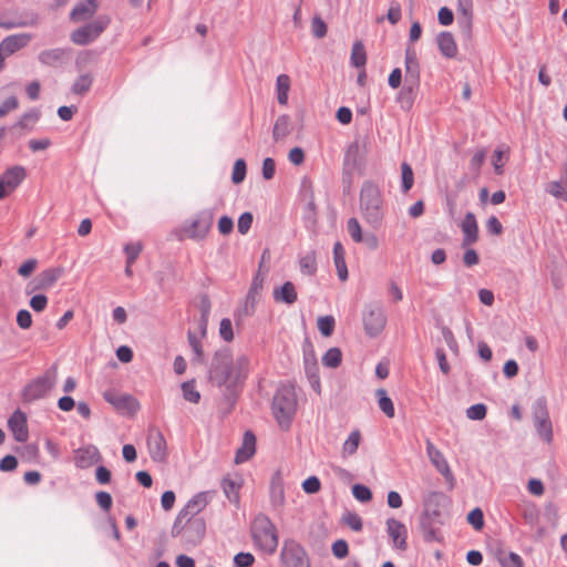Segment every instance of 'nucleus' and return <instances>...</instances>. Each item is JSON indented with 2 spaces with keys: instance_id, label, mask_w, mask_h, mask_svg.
I'll return each instance as SVG.
<instances>
[{
  "instance_id": "f257e3e1",
  "label": "nucleus",
  "mask_w": 567,
  "mask_h": 567,
  "mask_svg": "<svg viewBox=\"0 0 567 567\" xmlns=\"http://www.w3.org/2000/svg\"><path fill=\"white\" fill-rule=\"evenodd\" d=\"M445 502L446 496L442 492H431L423 501L424 509L420 517V527L427 543L440 540L439 525L442 524L440 507Z\"/></svg>"
},
{
  "instance_id": "f03ea898",
  "label": "nucleus",
  "mask_w": 567,
  "mask_h": 567,
  "mask_svg": "<svg viewBox=\"0 0 567 567\" xmlns=\"http://www.w3.org/2000/svg\"><path fill=\"white\" fill-rule=\"evenodd\" d=\"M383 203L380 187L372 181H365L360 190V210L364 220L373 228H379L382 224Z\"/></svg>"
},
{
  "instance_id": "7ed1b4c3",
  "label": "nucleus",
  "mask_w": 567,
  "mask_h": 567,
  "mask_svg": "<svg viewBox=\"0 0 567 567\" xmlns=\"http://www.w3.org/2000/svg\"><path fill=\"white\" fill-rule=\"evenodd\" d=\"M272 414L281 429H289L297 411V395L291 384L280 385L272 399Z\"/></svg>"
},
{
  "instance_id": "20e7f679",
  "label": "nucleus",
  "mask_w": 567,
  "mask_h": 567,
  "mask_svg": "<svg viewBox=\"0 0 567 567\" xmlns=\"http://www.w3.org/2000/svg\"><path fill=\"white\" fill-rule=\"evenodd\" d=\"M251 534L256 545L267 554H274L278 547L276 526L265 514H258L251 526Z\"/></svg>"
},
{
  "instance_id": "39448f33",
  "label": "nucleus",
  "mask_w": 567,
  "mask_h": 567,
  "mask_svg": "<svg viewBox=\"0 0 567 567\" xmlns=\"http://www.w3.org/2000/svg\"><path fill=\"white\" fill-rule=\"evenodd\" d=\"M233 372L231 351L228 348L217 350L208 370L209 381L217 386L233 383Z\"/></svg>"
},
{
  "instance_id": "423d86ee",
  "label": "nucleus",
  "mask_w": 567,
  "mask_h": 567,
  "mask_svg": "<svg viewBox=\"0 0 567 567\" xmlns=\"http://www.w3.org/2000/svg\"><path fill=\"white\" fill-rule=\"evenodd\" d=\"M56 365L49 368L42 375L31 380L22 390L23 402L31 403L45 398L55 386Z\"/></svg>"
},
{
  "instance_id": "0eeeda50",
  "label": "nucleus",
  "mask_w": 567,
  "mask_h": 567,
  "mask_svg": "<svg viewBox=\"0 0 567 567\" xmlns=\"http://www.w3.org/2000/svg\"><path fill=\"white\" fill-rule=\"evenodd\" d=\"M214 220V213L210 209H204L196 214L192 220H186L181 233L195 240H202L208 234Z\"/></svg>"
},
{
  "instance_id": "6e6552de",
  "label": "nucleus",
  "mask_w": 567,
  "mask_h": 567,
  "mask_svg": "<svg viewBox=\"0 0 567 567\" xmlns=\"http://www.w3.org/2000/svg\"><path fill=\"white\" fill-rule=\"evenodd\" d=\"M532 414L538 436L546 443H550L553 441V425L547 409V401L544 396L538 398L533 403Z\"/></svg>"
},
{
  "instance_id": "1a4fd4ad",
  "label": "nucleus",
  "mask_w": 567,
  "mask_h": 567,
  "mask_svg": "<svg viewBox=\"0 0 567 567\" xmlns=\"http://www.w3.org/2000/svg\"><path fill=\"white\" fill-rule=\"evenodd\" d=\"M362 323L369 337H378L386 324V316L383 307L379 303L367 305L362 311Z\"/></svg>"
},
{
  "instance_id": "9d476101",
  "label": "nucleus",
  "mask_w": 567,
  "mask_h": 567,
  "mask_svg": "<svg viewBox=\"0 0 567 567\" xmlns=\"http://www.w3.org/2000/svg\"><path fill=\"white\" fill-rule=\"evenodd\" d=\"M107 16H100L94 21L74 30L71 40L78 45H86L93 42L110 24Z\"/></svg>"
},
{
  "instance_id": "9b49d317",
  "label": "nucleus",
  "mask_w": 567,
  "mask_h": 567,
  "mask_svg": "<svg viewBox=\"0 0 567 567\" xmlns=\"http://www.w3.org/2000/svg\"><path fill=\"white\" fill-rule=\"evenodd\" d=\"M280 558L285 567H310L305 548L295 539L285 540Z\"/></svg>"
},
{
  "instance_id": "f8f14e48",
  "label": "nucleus",
  "mask_w": 567,
  "mask_h": 567,
  "mask_svg": "<svg viewBox=\"0 0 567 567\" xmlns=\"http://www.w3.org/2000/svg\"><path fill=\"white\" fill-rule=\"evenodd\" d=\"M104 400L112 404L120 413L134 414L140 409L137 400L131 394L118 393L115 390H106L103 393Z\"/></svg>"
},
{
  "instance_id": "ddd939ff",
  "label": "nucleus",
  "mask_w": 567,
  "mask_h": 567,
  "mask_svg": "<svg viewBox=\"0 0 567 567\" xmlns=\"http://www.w3.org/2000/svg\"><path fill=\"white\" fill-rule=\"evenodd\" d=\"M27 172L23 166L9 167L0 175V199L13 192L25 178Z\"/></svg>"
},
{
  "instance_id": "4468645a",
  "label": "nucleus",
  "mask_w": 567,
  "mask_h": 567,
  "mask_svg": "<svg viewBox=\"0 0 567 567\" xmlns=\"http://www.w3.org/2000/svg\"><path fill=\"white\" fill-rule=\"evenodd\" d=\"M183 542L187 546L199 545L206 534V522L203 517H188Z\"/></svg>"
},
{
  "instance_id": "2eb2a0df",
  "label": "nucleus",
  "mask_w": 567,
  "mask_h": 567,
  "mask_svg": "<svg viewBox=\"0 0 567 567\" xmlns=\"http://www.w3.org/2000/svg\"><path fill=\"white\" fill-rule=\"evenodd\" d=\"M147 449L154 462H164L167 457L166 441L159 430L153 429L147 435Z\"/></svg>"
},
{
  "instance_id": "dca6fc26",
  "label": "nucleus",
  "mask_w": 567,
  "mask_h": 567,
  "mask_svg": "<svg viewBox=\"0 0 567 567\" xmlns=\"http://www.w3.org/2000/svg\"><path fill=\"white\" fill-rule=\"evenodd\" d=\"M426 454L433 466L444 476L445 480H454L446 458L444 457L443 453L431 442L430 439L426 440Z\"/></svg>"
},
{
  "instance_id": "f3484780",
  "label": "nucleus",
  "mask_w": 567,
  "mask_h": 567,
  "mask_svg": "<svg viewBox=\"0 0 567 567\" xmlns=\"http://www.w3.org/2000/svg\"><path fill=\"white\" fill-rule=\"evenodd\" d=\"M8 427L17 442H25L29 437L27 415L21 410H16L8 419Z\"/></svg>"
},
{
  "instance_id": "a211bd4d",
  "label": "nucleus",
  "mask_w": 567,
  "mask_h": 567,
  "mask_svg": "<svg viewBox=\"0 0 567 567\" xmlns=\"http://www.w3.org/2000/svg\"><path fill=\"white\" fill-rule=\"evenodd\" d=\"M213 492H199L195 494L181 509L182 516L198 517L197 515L208 505Z\"/></svg>"
},
{
  "instance_id": "6ab92c4d",
  "label": "nucleus",
  "mask_w": 567,
  "mask_h": 567,
  "mask_svg": "<svg viewBox=\"0 0 567 567\" xmlns=\"http://www.w3.org/2000/svg\"><path fill=\"white\" fill-rule=\"evenodd\" d=\"M71 49L55 48L39 53V61L48 66L58 68L70 59Z\"/></svg>"
},
{
  "instance_id": "aec40b11",
  "label": "nucleus",
  "mask_w": 567,
  "mask_h": 567,
  "mask_svg": "<svg viewBox=\"0 0 567 567\" xmlns=\"http://www.w3.org/2000/svg\"><path fill=\"white\" fill-rule=\"evenodd\" d=\"M386 532L389 537L393 540L396 548L405 550L408 547L406 537L408 530L404 524L395 518L386 519Z\"/></svg>"
},
{
  "instance_id": "412c9836",
  "label": "nucleus",
  "mask_w": 567,
  "mask_h": 567,
  "mask_svg": "<svg viewBox=\"0 0 567 567\" xmlns=\"http://www.w3.org/2000/svg\"><path fill=\"white\" fill-rule=\"evenodd\" d=\"M461 228L464 235L462 240V247L473 245L478 240V226L476 217L473 213H466L461 224Z\"/></svg>"
},
{
  "instance_id": "4be33fe9",
  "label": "nucleus",
  "mask_w": 567,
  "mask_h": 567,
  "mask_svg": "<svg viewBox=\"0 0 567 567\" xmlns=\"http://www.w3.org/2000/svg\"><path fill=\"white\" fill-rule=\"evenodd\" d=\"M262 286L264 276H261L260 272H258L254 276L248 293L246 296V302L244 307V312L246 316H250L254 312L255 305L260 298Z\"/></svg>"
},
{
  "instance_id": "5701e85b",
  "label": "nucleus",
  "mask_w": 567,
  "mask_h": 567,
  "mask_svg": "<svg viewBox=\"0 0 567 567\" xmlns=\"http://www.w3.org/2000/svg\"><path fill=\"white\" fill-rule=\"evenodd\" d=\"M364 161V145L359 141L351 143L344 153L343 165L349 169L357 168Z\"/></svg>"
},
{
  "instance_id": "b1692460",
  "label": "nucleus",
  "mask_w": 567,
  "mask_h": 567,
  "mask_svg": "<svg viewBox=\"0 0 567 567\" xmlns=\"http://www.w3.org/2000/svg\"><path fill=\"white\" fill-rule=\"evenodd\" d=\"M256 452V436L251 431H246L243 437V444L237 450L235 463L241 464L247 462Z\"/></svg>"
},
{
  "instance_id": "393cba45",
  "label": "nucleus",
  "mask_w": 567,
  "mask_h": 567,
  "mask_svg": "<svg viewBox=\"0 0 567 567\" xmlns=\"http://www.w3.org/2000/svg\"><path fill=\"white\" fill-rule=\"evenodd\" d=\"M30 40L31 35L29 33L9 35L0 42V49L7 56H9L18 50L24 48L30 42Z\"/></svg>"
},
{
  "instance_id": "a878e982",
  "label": "nucleus",
  "mask_w": 567,
  "mask_h": 567,
  "mask_svg": "<svg viewBox=\"0 0 567 567\" xmlns=\"http://www.w3.org/2000/svg\"><path fill=\"white\" fill-rule=\"evenodd\" d=\"M545 192L567 203V162L564 164L560 179L547 183Z\"/></svg>"
},
{
  "instance_id": "bb28decb",
  "label": "nucleus",
  "mask_w": 567,
  "mask_h": 567,
  "mask_svg": "<svg viewBox=\"0 0 567 567\" xmlns=\"http://www.w3.org/2000/svg\"><path fill=\"white\" fill-rule=\"evenodd\" d=\"M405 81L420 84V65L416 52L410 48L405 51Z\"/></svg>"
},
{
  "instance_id": "cd10ccee",
  "label": "nucleus",
  "mask_w": 567,
  "mask_h": 567,
  "mask_svg": "<svg viewBox=\"0 0 567 567\" xmlns=\"http://www.w3.org/2000/svg\"><path fill=\"white\" fill-rule=\"evenodd\" d=\"M436 42L440 52L447 59L455 58L457 53V45L455 43L454 37L451 32L442 31L436 37Z\"/></svg>"
},
{
  "instance_id": "c85d7f7f",
  "label": "nucleus",
  "mask_w": 567,
  "mask_h": 567,
  "mask_svg": "<svg viewBox=\"0 0 567 567\" xmlns=\"http://www.w3.org/2000/svg\"><path fill=\"white\" fill-rule=\"evenodd\" d=\"M270 503L274 507H281L285 504V488L280 472H276L271 477Z\"/></svg>"
},
{
  "instance_id": "c756f323",
  "label": "nucleus",
  "mask_w": 567,
  "mask_h": 567,
  "mask_svg": "<svg viewBox=\"0 0 567 567\" xmlns=\"http://www.w3.org/2000/svg\"><path fill=\"white\" fill-rule=\"evenodd\" d=\"M277 302L292 305L297 300V291L291 281H286L281 287L275 288L272 292Z\"/></svg>"
},
{
  "instance_id": "7c9ffc66",
  "label": "nucleus",
  "mask_w": 567,
  "mask_h": 567,
  "mask_svg": "<svg viewBox=\"0 0 567 567\" xmlns=\"http://www.w3.org/2000/svg\"><path fill=\"white\" fill-rule=\"evenodd\" d=\"M417 87L419 84H414L411 81H404V85L399 92L396 99L402 110L408 111L412 107Z\"/></svg>"
},
{
  "instance_id": "2f4dec72",
  "label": "nucleus",
  "mask_w": 567,
  "mask_h": 567,
  "mask_svg": "<svg viewBox=\"0 0 567 567\" xmlns=\"http://www.w3.org/2000/svg\"><path fill=\"white\" fill-rule=\"evenodd\" d=\"M458 4V11L462 14V18L458 19V24L463 29L464 32L470 34L471 28H472V8L473 2L472 0H457Z\"/></svg>"
},
{
  "instance_id": "473e14b6",
  "label": "nucleus",
  "mask_w": 567,
  "mask_h": 567,
  "mask_svg": "<svg viewBox=\"0 0 567 567\" xmlns=\"http://www.w3.org/2000/svg\"><path fill=\"white\" fill-rule=\"evenodd\" d=\"M333 259L338 277L341 281L348 279V268L344 260V249L341 243L337 241L333 246Z\"/></svg>"
},
{
  "instance_id": "72a5a7b5",
  "label": "nucleus",
  "mask_w": 567,
  "mask_h": 567,
  "mask_svg": "<svg viewBox=\"0 0 567 567\" xmlns=\"http://www.w3.org/2000/svg\"><path fill=\"white\" fill-rule=\"evenodd\" d=\"M249 359L247 355H239L233 360V383L241 382L247 378L249 371Z\"/></svg>"
},
{
  "instance_id": "f704fd0d",
  "label": "nucleus",
  "mask_w": 567,
  "mask_h": 567,
  "mask_svg": "<svg viewBox=\"0 0 567 567\" xmlns=\"http://www.w3.org/2000/svg\"><path fill=\"white\" fill-rule=\"evenodd\" d=\"M61 272H62L61 269H58V268H49V269L43 270L38 276L37 288L48 289V288L52 287L55 284V281L60 278Z\"/></svg>"
},
{
  "instance_id": "c9c22d12",
  "label": "nucleus",
  "mask_w": 567,
  "mask_h": 567,
  "mask_svg": "<svg viewBox=\"0 0 567 567\" xmlns=\"http://www.w3.org/2000/svg\"><path fill=\"white\" fill-rule=\"evenodd\" d=\"M277 100L280 105L288 103V92L290 89V79L287 74H280L276 81Z\"/></svg>"
},
{
  "instance_id": "e433bc0d",
  "label": "nucleus",
  "mask_w": 567,
  "mask_h": 567,
  "mask_svg": "<svg viewBox=\"0 0 567 567\" xmlns=\"http://www.w3.org/2000/svg\"><path fill=\"white\" fill-rule=\"evenodd\" d=\"M95 12L96 9L94 6H90L87 3H79L71 11L70 18L71 20L79 22L93 17Z\"/></svg>"
},
{
  "instance_id": "4c0bfd02",
  "label": "nucleus",
  "mask_w": 567,
  "mask_h": 567,
  "mask_svg": "<svg viewBox=\"0 0 567 567\" xmlns=\"http://www.w3.org/2000/svg\"><path fill=\"white\" fill-rule=\"evenodd\" d=\"M375 395L378 396V403L380 410L388 416L393 417L394 416V405L392 400L388 396V393L384 389H378L375 392Z\"/></svg>"
},
{
  "instance_id": "58836bf2",
  "label": "nucleus",
  "mask_w": 567,
  "mask_h": 567,
  "mask_svg": "<svg viewBox=\"0 0 567 567\" xmlns=\"http://www.w3.org/2000/svg\"><path fill=\"white\" fill-rule=\"evenodd\" d=\"M414 184V173L411 165L406 162L401 164V190L406 194Z\"/></svg>"
},
{
  "instance_id": "ea45409f",
  "label": "nucleus",
  "mask_w": 567,
  "mask_h": 567,
  "mask_svg": "<svg viewBox=\"0 0 567 567\" xmlns=\"http://www.w3.org/2000/svg\"><path fill=\"white\" fill-rule=\"evenodd\" d=\"M40 118V111L37 109H32L24 113L21 118L16 123V127H19L21 130H32L35 123Z\"/></svg>"
},
{
  "instance_id": "a19ab883",
  "label": "nucleus",
  "mask_w": 567,
  "mask_h": 567,
  "mask_svg": "<svg viewBox=\"0 0 567 567\" xmlns=\"http://www.w3.org/2000/svg\"><path fill=\"white\" fill-rule=\"evenodd\" d=\"M195 380L182 383L181 389L185 401L197 404L200 401V393L196 390Z\"/></svg>"
},
{
  "instance_id": "79ce46f5",
  "label": "nucleus",
  "mask_w": 567,
  "mask_h": 567,
  "mask_svg": "<svg viewBox=\"0 0 567 567\" xmlns=\"http://www.w3.org/2000/svg\"><path fill=\"white\" fill-rule=\"evenodd\" d=\"M367 63V54L364 45L361 41H357L353 43L351 50V64L355 68H364Z\"/></svg>"
},
{
  "instance_id": "37998d69",
  "label": "nucleus",
  "mask_w": 567,
  "mask_h": 567,
  "mask_svg": "<svg viewBox=\"0 0 567 567\" xmlns=\"http://www.w3.org/2000/svg\"><path fill=\"white\" fill-rule=\"evenodd\" d=\"M290 118L288 115H280L274 126L272 136L275 141H279L289 134Z\"/></svg>"
},
{
  "instance_id": "c03bdc74",
  "label": "nucleus",
  "mask_w": 567,
  "mask_h": 567,
  "mask_svg": "<svg viewBox=\"0 0 567 567\" xmlns=\"http://www.w3.org/2000/svg\"><path fill=\"white\" fill-rule=\"evenodd\" d=\"M342 352L339 348H330L322 357V364L327 368L336 369L341 364Z\"/></svg>"
},
{
  "instance_id": "a18cd8bd",
  "label": "nucleus",
  "mask_w": 567,
  "mask_h": 567,
  "mask_svg": "<svg viewBox=\"0 0 567 567\" xmlns=\"http://www.w3.org/2000/svg\"><path fill=\"white\" fill-rule=\"evenodd\" d=\"M93 83V78L91 74H81L72 85V92L78 95H83L90 91Z\"/></svg>"
},
{
  "instance_id": "49530a36",
  "label": "nucleus",
  "mask_w": 567,
  "mask_h": 567,
  "mask_svg": "<svg viewBox=\"0 0 567 567\" xmlns=\"http://www.w3.org/2000/svg\"><path fill=\"white\" fill-rule=\"evenodd\" d=\"M187 339H188V343L194 352V358L192 359L193 362L203 363L204 362V352H203V348H202L199 338L193 331H188Z\"/></svg>"
},
{
  "instance_id": "de8ad7c7",
  "label": "nucleus",
  "mask_w": 567,
  "mask_h": 567,
  "mask_svg": "<svg viewBox=\"0 0 567 567\" xmlns=\"http://www.w3.org/2000/svg\"><path fill=\"white\" fill-rule=\"evenodd\" d=\"M300 270L302 274L312 276L317 271V261H316V255L313 251L305 255L300 258L299 261Z\"/></svg>"
},
{
  "instance_id": "09e8293b",
  "label": "nucleus",
  "mask_w": 567,
  "mask_h": 567,
  "mask_svg": "<svg viewBox=\"0 0 567 567\" xmlns=\"http://www.w3.org/2000/svg\"><path fill=\"white\" fill-rule=\"evenodd\" d=\"M221 487H223V491H224L226 497L230 502L237 503L239 501L238 491H239L240 485L238 483L226 477L221 481Z\"/></svg>"
},
{
  "instance_id": "8fccbe9b",
  "label": "nucleus",
  "mask_w": 567,
  "mask_h": 567,
  "mask_svg": "<svg viewBox=\"0 0 567 567\" xmlns=\"http://www.w3.org/2000/svg\"><path fill=\"white\" fill-rule=\"evenodd\" d=\"M360 440L361 435L359 431L351 432L346 442L343 443V453L348 455L354 454L359 447Z\"/></svg>"
},
{
  "instance_id": "3c124183",
  "label": "nucleus",
  "mask_w": 567,
  "mask_h": 567,
  "mask_svg": "<svg viewBox=\"0 0 567 567\" xmlns=\"http://www.w3.org/2000/svg\"><path fill=\"white\" fill-rule=\"evenodd\" d=\"M334 324L332 316H323L318 319V329L323 337H330L333 333Z\"/></svg>"
},
{
  "instance_id": "603ef678",
  "label": "nucleus",
  "mask_w": 567,
  "mask_h": 567,
  "mask_svg": "<svg viewBox=\"0 0 567 567\" xmlns=\"http://www.w3.org/2000/svg\"><path fill=\"white\" fill-rule=\"evenodd\" d=\"M247 165L245 159L238 158L233 168L231 181L234 184H240L246 177Z\"/></svg>"
},
{
  "instance_id": "864d4df0",
  "label": "nucleus",
  "mask_w": 567,
  "mask_h": 567,
  "mask_svg": "<svg viewBox=\"0 0 567 567\" xmlns=\"http://www.w3.org/2000/svg\"><path fill=\"white\" fill-rule=\"evenodd\" d=\"M347 230L354 243H360L363 239V233L357 218L352 217L348 220Z\"/></svg>"
},
{
  "instance_id": "5fc2aeb1",
  "label": "nucleus",
  "mask_w": 567,
  "mask_h": 567,
  "mask_svg": "<svg viewBox=\"0 0 567 567\" xmlns=\"http://www.w3.org/2000/svg\"><path fill=\"white\" fill-rule=\"evenodd\" d=\"M352 494L355 499L362 503L370 502L372 499L371 489L363 484H354L352 486Z\"/></svg>"
},
{
  "instance_id": "6e6d98bb",
  "label": "nucleus",
  "mask_w": 567,
  "mask_h": 567,
  "mask_svg": "<svg viewBox=\"0 0 567 567\" xmlns=\"http://www.w3.org/2000/svg\"><path fill=\"white\" fill-rule=\"evenodd\" d=\"M486 413L487 408L483 403L473 404L466 410V416L473 421L483 420L486 416Z\"/></svg>"
},
{
  "instance_id": "4d7b16f0",
  "label": "nucleus",
  "mask_w": 567,
  "mask_h": 567,
  "mask_svg": "<svg viewBox=\"0 0 567 567\" xmlns=\"http://www.w3.org/2000/svg\"><path fill=\"white\" fill-rule=\"evenodd\" d=\"M186 520L187 516H182V511H179L173 526H172V536L173 537H181L182 540L184 539L185 529L186 528Z\"/></svg>"
},
{
  "instance_id": "13d9d810",
  "label": "nucleus",
  "mask_w": 567,
  "mask_h": 567,
  "mask_svg": "<svg viewBox=\"0 0 567 567\" xmlns=\"http://www.w3.org/2000/svg\"><path fill=\"white\" fill-rule=\"evenodd\" d=\"M467 522L476 529L481 530L484 526V514L481 508L472 509L467 515Z\"/></svg>"
},
{
  "instance_id": "bf43d9fd",
  "label": "nucleus",
  "mask_w": 567,
  "mask_h": 567,
  "mask_svg": "<svg viewBox=\"0 0 567 567\" xmlns=\"http://www.w3.org/2000/svg\"><path fill=\"white\" fill-rule=\"evenodd\" d=\"M303 220L307 228H313L316 226V205L312 200H310L305 207Z\"/></svg>"
},
{
  "instance_id": "052dcab7",
  "label": "nucleus",
  "mask_w": 567,
  "mask_h": 567,
  "mask_svg": "<svg viewBox=\"0 0 567 567\" xmlns=\"http://www.w3.org/2000/svg\"><path fill=\"white\" fill-rule=\"evenodd\" d=\"M311 32L317 39H322L327 34V24L318 16H316L311 21Z\"/></svg>"
},
{
  "instance_id": "680f3d73",
  "label": "nucleus",
  "mask_w": 567,
  "mask_h": 567,
  "mask_svg": "<svg viewBox=\"0 0 567 567\" xmlns=\"http://www.w3.org/2000/svg\"><path fill=\"white\" fill-rule=\"evenodd\" d=\"M252 221H254V216L251 213H249V212L243 213L239 216L238 223H237L238 231L241 235H246L249 231V229L251 228Z\"/></svg>"
},
{
  "instance_id": "e2e57ef3",
  "label": "nucleus",
  "mask_w": 567,
  "mask_h": 567,
  "mask_svg": "<svg viewBox=\"0 0 567 567\" xmlns=\"http://www.w3.org/2000/svg\"><path fill=\"white\" fill-rule=\"evenodd\" d=\"M499 564L502 567H523V559L518 554L509 551L507 556L499 557Z\"/></svg>"
},
{
  "instance_id": "0e129e2a",
  "label": "nucleus",
  "mask_w": 567,
  "mask_h": 567,
  "mask_svg": "<svg viewBox=\"0 0 567 567\" xmlns=\"http://www.w3.org/2000/svg\"><path fill=\"white\" fill-rule=\"evenodd\" d=\"M343 522L354 532H361L363 528L362 518L357 513H347Z\"/></svg>"
},
{
  "instance_id": "69168bd1",
  "label": "nucleus",
  "mask_w": 567,
  "mask_h": 567,
  "mask_svg": "<svg viewBox=\"0 0 567 567\" xmlns=\"http://www.w3.org/2000/svg\"><path fill=\"white\" fill-rule=\"evenodd\" d=\"M320 488H321V482L315 475L309 476L308 478H306L302 482V489L307 494H316V493H318L320 491Z\"/></svg>"
},
{
  "instance_id": "338daca9",
  "label": "nucleus",
  "mask_w": 567,
  "mask_h": 567,
  "mask_svg": "<svg viewBox=\"0 0 567 567\" xmlns=\"http://www.w3.org/2000/svg\"><path fill=\"white\" fill-rule=\"evenodd\" d=\"M124 251L126 255V264H134L142 251V245L140 243L127 244L124 247Z\"/></svg>"
},
{
  "instance_id": "774afa93",
  "label": "nucleus",
  "mask_w": 567,
  "mask_h": 567,
  "mask_svg": "<svg viewBox=\"0 0 567 567\" xmlns=\"http://www.w3.org/2000/svg\"><path fill=\"white\" fill-rule=\"evenodd\" d=\"M255 563V557L250 553H238L234 557V564L236 567H250Z\"/></svg>"
}]
</instances>
